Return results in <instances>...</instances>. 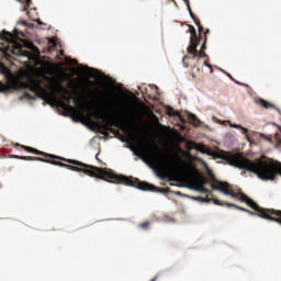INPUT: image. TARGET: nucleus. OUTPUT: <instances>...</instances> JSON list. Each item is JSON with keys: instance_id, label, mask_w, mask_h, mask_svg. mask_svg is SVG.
I'll return each instance as SVG.
<instances>
[{"instance_id": "b1692460", "label": "nucleus", "mask_w": 281, "mask_h": 281, "mask_svg": "<svg viewBox=\"0 0 281 281\" xmlns=\"http://www.w3.org/2000/svg\"><path fill=\"white\" fill-rule=\"evenodd\" d=\"M8 36H10V33L5 31L3 33H0V38H3L4 41L8 40Z\"/></svg>"}, {"instance_id": "f8f14e48", "label": "nucleus", "mask_w": 281, "mask_h": 281, "mask_svg": "<svg viewBox=\"0 0 281 281\" xmlns=\"http://www.w3.org/2000/svg\"><path fill=\"white\" fill-rule=\"evenodd\" d=\"M195 190L198 192H201L202 194H212V191H210V189H207V188H204L203 184H198L195 187Z\"/></svg>"}, {"instance_id": "c85d7f7f", "label": "nucleus", "mask_w": 281, "mask_h": 281, "mask_svg": "<svg viewBox=\"0 0 281 281\" xmlns=\"http://www.w3.org/2000/svg\"><path fill=\"white\" fill-rule=\"evenodd\" d=\"M175 194H177V196H181V192L180 191H176Z\"/></svg>"}, {"instance_id": "dca6fc26", "label": "nucleus", "mask_w": 281, "mask_h": 281, "mask_svg": "<svg viewBox=\"0 0 281 281\" xmlns=\"http://www.w3.org/2000/svg\"><path fill=\"white\" fill-rule=\"evenodd\" d=\"M5 91H10V87H8V85L0 81V93H5Z\"/></svg>"}, {"instance_id": "f03ea898", "label": "nucleus", "mask_w": 281, "mask_h": 281, "mask_svg": "<svg viewBox=\"0 0 281 281\" xmlns=\"http://www.w3.org/2000/svg\"><path fill=\"white\" fill-rule=\"evenodd\" d=\"M23 89H29L35 93L36 98H41L44 102L52 104V102H57L60 109L64 111H76V108L71 106V100H74L75 106H82V98L74 97L69 89L63 86V82L58 79H53L50 85L52 93H48L43 86H41V80L36 78L29 79L27 82L22 83Z\"/></svg>"}, {"instance_id": "aec40b11", "label": "nucleus", "mask_w": 281, "mask_h": 281, "mask_svg": "<svg viewBox=\"0 0 281 281\" xmlns=\"http://www.w3.org/2000/svg\"><path fill=\"white\" fill-rule=\"evenodd\" d=\"M188 10H189V14L191 16V19L195 22L199 21V19H196V16L194 15V13L192 12V8H190V4L187 5Z\"/></svg>"}, {"instance_id": "7ed1b4c3", "label": "nucleus", "mask_w": 281, "mask_h": 281, "mask_svg": "<svg viewBox=\"0 0 281 281\" xmlns=\"http://www.w3.org/2000/svg\"><path fill=\"white\" fill-rule=\"evenodd\" d=\"M216 184H211L212 190H217L225 194L226 196H232V199H238L243 203H247L249 207L254 211L247 210L246 213L250 216H259V218H265L266 221H273L274 223H279L281 225V211L274 209H263L258 203L252 201L247 194L239 192L236 193L232 189H229V183L215 181Z\"/></svg>"}, {"instance_id": "6ab92c4d", "label": "nucleus", "mask_w": 281, "mask_h": 281, "mask_svg": "<svg viewBox=\"0 0 281 281\" xmlns=\"http://www.w3.org/2000/svg\"><path fill=\"white\" fill-rule=\"evenodd\" d=\"M0 69H1V72L4 74V75H8L10 74V68H8L5 65L1 64L0 65Z\"/></svg>"}, {"instance_id": "cd10ccee", "label": "nucleus", "mask_w": 281, "mask_h": 281, "mask_svg": "<svg viewBox=\"0 0 281 281\" xmlns=\"http://www.w3.org/2000/svg\"><path fill=\"white\" fill-rule=\"evenodd\" d=\"M187 5L190 7V0H183Z\"/></svg>"}, {"instance_id": "ddd939ff", "label": "nucleus", "mask_w": 281, "mask_h": 281, "mask_svg": "<svg viewBox=\"0 0 281 281\" xmlns=\"http://www.w3.org/2000/svg\"><path fill=\"white\" fill-rule=\"evenodd\" d=\"M196 150H200V153H203L204 155H211L214 156L213 151L207 150L203 145H198Z\"/></svg>"}, {"instance_id": "c756f323", "label": "nucleus", "mask_w": 281, "mask_h": 281, "mask_svg": "<svg viewBox=\"0 0 281 281\" xmlns=\"http://www.w3.org/2000/svg\"><path fill=\"white\" fill-rule=\"evenodd\" d=\"M158 276H155L150 281H157Z\"/></svg>"}, {"instance_id": "393cba45", "label": "nucleus", "mask_w": 281, "mask_h": 281, "mask_svg": "<svg viewBox=\"0 0 281 281\" xmlns=\"http://www.w3.org/2000/svg\"><path fill=\"white\" fill-rule=\"evenodd\" d=\"M190 172H199L195 167H189Z\"/></svg>"}, {"instance_id": "9b49d317", "label": "nucleus", "mask_w": 281, "mask_h": 281, "mask_svg": "<svg viewBox=\"0 0 281 281\" xmlns=\"http://www.w3.org/2000/svg\"><path fill=\"white\" fill-rule=\"evenodd\" d=\"M258 105L262 106L263 109H273V104L269 101H266L265 99H259Z\"/></svg>"}, {"instance_id": "2eb2a0df", "label": "nucleus", "mask_w": 281, "mask_h": 281, "mask_svg": "<svg viewBox=\"0 0 281 281\" xmlns=\"http://www.w3.org/2000/svg\"><path fill=\"white\" fill-rule=\"evenodd\" d=\"M232 128H240V131H243V135H247V133H249V130H247L246 127H243V125H238V124H231Z\"/></svg>"}, {"instance_id": "c9c22d12", "label": "nucleus", "mask_w": 281, "mask_h": 281, "mask_svg": "<svg viewBox=\"0 0 281 281\" xmlns=\"http://www.w3.org/2000/svg\"><path fill=\"white\" fill-rule=\"evenodd\" d=\"M280 144H281V140H280Z\"/></svg>"}, {"instance_id": "0eeeda50", "label": "nucleus", "mask_w": 281, "mask_h": 281, "mask_svg": "<svg viewBox=\"0 0 281 281\" xmlns=\"http://www.w3.org/2000/svg\"><path fill=\"white\" fill-rule=\"evenodd\" d=\"M149 153L157 161H160L162 166H167V168H171L172 170H181V166H186V162L179 158L177 155H171L167 151L165 155L161 154V149L156 144L151 145L149 148ZM181 164V166H179Z\"/></svg>"}, {"instance_id": "2f4dec72", "label": "nucleus", "mask_w": 281, "mask_h": 281, "mask_svg": "<svg viewBox=\"0 0 281 281\" xmlns=\"http://www.w3.org/2000/svg\"><path fill=\"white\" fill-rule=\"evenodd\" d=\"M21 24H22V25H25V21H22Z\"/></svg>"}, {"instance_id": "9d476101", "label": "nucleus", "mask_w": 281, "mask_h": 281, "mask_svg": "<svg viewBox=\"0 0 281 281\" xmlns=\"http://www.w3.org/2000/svg\"><path fill=\"white\" fill-rule=\"evenodd\" d=\"M188 120L191 122V124H193L195 128H199V126H201L202 124L201 120H199L196 114H193V113L188 114Z\"/></svg>"}, {"instance_id": "412c9836", "label": "nucleus", "mask_w": 281, "mask_h": 281, "mask_svg": "<svg viewBox=\"0 0 281 281\" xmlns=\"http://www.w3.org/2000/svg\"><path fill=\"white\" fill-rule=\"evenodd\" d=\"M23 98L26 100H36V97L32 95L30 92H24Z\"/></svg>"}, {"instance_id": "39448f33", "label": "nucleus", "mask_w": 281, "mask_h": 281, "mask_svg": "<svg viewBox=\"0 0 281 281\" xmlns=\"http://www.w3.org/2000/svg\"><path fill=\"white\" fill-rule=\"evenodd\" d=\"M94 116L98 120L105 122V124H110V126H120V124H123L125 128H132V131H137L139 126L137 123V113L131 110L126 111L120 116H111V114L103 112H94Z\"/></svg>"}, {"instance_id": "bb28decb", "label": "nucleus", "mask_w": 281, "mask_h": 281, "mask_svg": "<svg viewBox=\"0 0 281 281\" xmlns=\"http://www.w3.org/2000/svg\"><path fill=\"white\" fill-rule=\"evenodd\" d=\"M235 82H236V85H240V87H245V83H241L239 81H235Z\"/></svg>"}, {"instance_id": "423d86ee", "label": "nucleus", "mask_w": 281, "mask_h": 281, "mask_svg": "<svg viewBox=\"0 0 281 281\" xmlns=\"http://www.w3.org/2000/svg\"><path fill=\"white\" fill-rule=\"evenodd\" d=\"M189 33H190V44L187 47L188 54L192 56V58H207V54H205V49H207V34H210V29H206L204 32V41L201 46V49H196L199 45H201V35L199 36L196 34V29H194L192 25H188Z\"/></svg>"}, {"instance_id": "4be33fe9", "label": "nucleus", "mask_w": 281, "mask_h": 281, "mask_svg": "<svg viewBox=\"0 0 281 281\" xmlns=\"http://www.w3.org/2000/svg\"><path fill=\"white\" fill-rule=\"evenodd\" d=\"M138 227H140V229H148V227H150V222L138 224Z\"/></svg>"}, {"instance_id": "5701e85b", "label": "nucleus", "mask_w": 281, "mask_h": 281, "mask_svg": "<svg viewBox=\"0 0 281 281\" xmlns=\"http://www.w3.org/2000/svg\"><path fill=\"white\" fill-rule=\"evenodd\" d=\"M188 58H190V56L188 55H184L183 58H182V65L183 67H190V64H188L186 60H188Z\"/></svg>"}, {"instance_id": "a211bd4d", "label": "nucleus", "mask_w": 281, "mask_h": 281, "mask_svg": "<svg viewBox=\"0 0 281 281\" xmlns=\"http://www.w3.org/2000/svg\"><path fill=\"white\" fill-rule=\"evenodd\" d=\"M195 25L199 30V34H201L202 32H204L205 29H203V25H201V21L200 20H195Z\"/></svg>"}, {"instance_id": "20e7f679", "label": "nucleus", "mask_w": 281, "mask_h": 281, "mask_svg": "<svg viewBox=\"0 0 281 281\" xmlns=\"http://www.w3.org/2000/svg\"><path fill=\"white\" fill-rule=\"evenodd\" d=\"M216 184H211L212 190H217L225 194L226 196H232V199H238L243 203H247L249 207L254 211L247 210L246 213L250 216H259V218H265L266 221H273L274 223H279L281 225V211L274 209H263L258 203L252 201L247 194L239 192L236 193L232 189H229V183L215 181Z\"/></svg>"}, {"instance_id": "6e6552de", "label": "nucleus", "mask_w": 281, "mask_h": 281, "mask_svg": "<svg viewBox=\"0 0 281 281\" xmlns=\"http://www.w3.org/2000/svg\"><path fill=\"white\" fill-rule=\"evenodd\" d=\"M0 52H3L5 58H8L10 54H13V56H24L25 58H32V52L25 49V46L19 42L13 43L12 47H0Z\"/></svg>"}, {"instance_id": "4468645a", "label": "nucleus", "mask_w": 281, "mask_h": 281, "mask_svg": "<svg viewBox=\"0 0 281 281\" xmlns=\"http://www.w3.org/2000/svg\"><path fill=\"white\" fill-rule=\"evenodd\" d=\"M167 115H169V117H181V114H179V112H176L172 108H169L167 110Z\"/></svg>"}, {"instance_id": "f257e3e1", "label": "nucleus", "mask_w": 281, "mask_h": 281, "mask_svg": "<svg viewBox=\"0 0 281 281\" xmlns=\"http://www.w3.org/2000/svg\"><path fill=\"white\" fill-rule=\"evenodd\" d=\"M20 148H23L26 153H32L33 155H40L41 157L36 156H19L13 155L11 156L12 159H21L22 161H42L44 164H52V166H59L60 168H67V170H72L74 172H83L88 177H92L94 179H101L102 181H108L109 183H122L123 186H131L132 188H137L139 190V179L116 175L113 170L108 168H100L92 165H87L82 161L74 160V159H66L60 156L47 154L45 151H41L34 147L19 145Z\"/></svg>"}, {"instance_id": "f704fd0d", "label": "nucleus", "mask_w": 281, "mask_h": 281, "mask_svg": "<svg viewBox=\"0 0 281 281\" xmlns=\"http://www.w3.org/2000/svg\"><path fill=\"white\" fill-rule=\"evenodd\" d=\"M95 159H98V154H97V156H95Z\"/></svg>"}, {"instance_id": "473e14b6", "label": "nucleus", "mask_w": 281, "mask_h": 281, "mask_svg": "<svg viewBox=\"0 0 281 281\" xmlns=\"http://www.w3.org/2000/svg\"><path fill=\"white\" fill-rule=\"evenodd\" d=\"M63 76H65V78H67V74L64 72Z\"/></svg>"}, {"instance_id": "7c9ffc66", "label": "nucleus", "mask_w": 281, "mask_h": 281, "mask_svg": "<svg viewBox=\"0 0 281 281\" xmlns=\"http://www.w3.org/2000/svg\"><path fill=\"white\" fill-rule=\"evenodd\" d=\"M180 120H181L182 124H186V120H183V119H181V117H180Z\"/></svg>"}, {"instance_id": "72a5a7b5", "label": "nucleus", "mask_w": 281, "mask_h": 281, "mask_svg": "<svg viewBox=\"0 0 281 281\" xmlns=\"http://www.w3.org/2000/svg\"><path fill=\"white\" fill-rule=\"evenodd\" d=\"M229 78H232V75H228Z\"/></svg>"}, {"instance_id": "1a4fd4ad", "label": "nucleus", "mask_w": 281, "mask_h": 281, "mask_svg": "<svg viewBox=\"0 0 281 281\" xmlns=\"http://www.w3.org/2000/svg\"><path fill=\"white\" fill-rule=\"evenodd\" d=\"M191 199L193 201H200V203H214V205H226L227 207H235L236 210H240L241 212H247V209L243 207V206H238L234 203H229V202H222L218 199H214V198H203V196H191Z\"/></svg>"}, {"instance_id": "f3484780", "label": "nucleus", "mask_w": 281, "mask_h": 281, "mask_svg": "<svg viewBox=\"0 0 281 281\" xmlns=\"http://www.w3.org/2000/svg\"><path fill=\"white\" fill-rule=\"evenodd\" d=\"M31 3H32L31 0H26V3L24 4V7L22 9V12H26L27 15H30V11H27V10H29Z\"/></svg>"}, {"instance_id": "a878e982", "label": "nucleus", "mask_w": 281, "mask_h": 281, "mask_svg": "<svg viewBox=\"0 0 281 281\" xmlns=\"http://www.w3.org/2000/svg\"><path fill=\"white\" fill-rule=\"evenodd\" d=\"M204 65L205 67H209L210 69H212V65L207 64V60H204Z\"/></svg>"}]
</instances>
